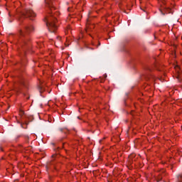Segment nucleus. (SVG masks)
<instances>
[{"label": "nucleus", "mask_w": 182, "mask_h": 182, "mask_svg": "<svg viewBox=\"0 0 182 182\" xmlns=\"http://www.w3.org/2000/svg\"><path fill=\"white\" fill-rule=\"evenodd\" d=\"M36 16V14H35L32 9H26L21 11L17 17L20 26H23L24 28V31H22V29L18 31V34L20 35L18 43H20V46L23 49H25V48H31V41L29 40V36H28V35H29L30 32L33 31V26H32V25L23 23V18H29L31 21H33V18Z\"/></svg>", "instance_id": "1"}, {"label": "nucleus", "mask_w": 182, "mask_h": 182, "mask_svg": "<svg viewBox=\"0 0 182 182\" xmlns=\"http://www.w3.org/2000/svg\"><path fill=\"white\" fill-rule=\"evenodd\" d=\"M47 8H48L49 16L46 18L47 28L49 32L55 33L58 26H56V17L53 15V9H55V0H45Z\"/></svg>", "instance_id": "2"}, {"label": "nucleus", "mask_w": 182, "mask_h": 182, "mask_svg": "<svg viewBox=\"0 0 182 182\" xmlns=\"http://www.w3.org/2000/svg\"><path fill=\"white\" fill-rule=\"evenodd\" d=\"M22 87H25V89H28V80L22 76L20 75L18 77V89L19 90H22Z\"/></svg>", "instance_id": "3"}, {"label": "nucleus", "mask_w": 182, "mask_h": 182, "mask_svg": "<svg viewBox=\"0 0 182 182\" xmlns=\"http://www.w3.org/2000/svg\"><path fill=\"white\" fill-rule=\"evenodd\" d=\"M164 176V171H161L158 177L156 178V181H161V179L163 178V176Z\"/></svg>", "instance_id": "4"}, {"label": "nucleus", "mask_w": 182, "mask_h": 182, "mask_svg": "<svg viewBox=\"0 0 182 182\" xmlns=\"http://www.w3.org/2000/svg\"><path fill=\"white\" fill-rule=\"evenodd\" d=\"M17 123H18L19 124H21V127H22V129H26V127H23V124H26V126H28V122L25 121L24 123L21 122V121L17 120Z\"/></svg>", "instance_id": "5"}, {"label": "nucleus", "mask_w": 182, "mask_h": 182, "mask_svg": "<svg viewBox=\"0 0 182 182\" xmlns=\"http://www.w3.org/2000/svg\"><path fill=\"white\" fill-rule=\"evenodd\" d=\"M19 113H20V116H21V118L25 119V117H23V115L25 114V112H23V110L20 109Z\"/></svg>", "instance_id": "6"}, {"label": "nucleus", "mask_w": 182, "mask_h": 182, "mask_svg": "<svg viewBox=\"0 0 182 182\" xmlns=\"http://www.w3.org/2000/svg\"><path fill=\"white\" fill-rule=\"evenodd\" d=\"M38 90H40L41 93H42V92H45V88H43L42 86H39Z\"/></svg>", "instance_id": "7"}, {"label": "nucleus", "mask_w": 182, "mask_h": 182, "mask_svg": "<svg viewBox=\"0 0 182 182\" xmlns=\"http://www.w3.org/2000/svg\"><path fill=\"white\" fill-rule=\"evenodd\" d=\"M24 138L26 140H29V136L28 135H25Z\"/></svg>", "instance_id": "8"}, {"label": "nucleus", "mask_w": 182, "mask_h": 182, "mask_svg": "<svg viewBox=\"0 0 182 182\" xmlns=\"http://www.w3.org/2000/svg\"><path fill=\"white\" fill-rule=\"evenodd\" d=\"M145 69H146V70H149V71L151 70V69L150 68V67H146Z\"/></svg>", "instance_id": "9"}, {"label": "nucleus", "mask_w": 182, "mask_h": 182, "mask_svg": "<svg viewBox=\"0 0 182 182\" xmlns=\"http://www.w3.org/2000/svg\"><path fill=\"white\" fill-rule=\"evenodd\" d=\"M12 21H13V20L11 19V18L9 19V22L10 23H12Z\"/></svg>", "instance_id": "10"}, {"label": "nucleus", "mask_w": 182, "mask_h": 182, "mask_svg": "<svg viewBox=\"0 0 182 182\" xmlns=\"http://www.w3.org/2000/svg\"><path fill=\"white\" fill-rule=\"evenodd\" d=\"M178 180H180V178H182V176H181V175H179V176H178Z\"/></svg>", "instance_id": "11"}, {"label": "nucleus", "mask_w": 182, "mask_h": 182, "mask_svg": "<svg viewBox=\"0 0 182 182\" xmlns=\"http://www.w3.org/2000/svg\"><path fill=\"white\" fill-rule=\"evenodd\" d=\"M59 130L60 132H63V128H60Z\"/></svg>", "instance_id": "12"}, {"label": "nucleus", "mask_w": 182, "mask_h": 182, "mask_svg": "<svg viewBox=\"0 0 182 182\" xmlns=\"http://www.w3.org/2000/svg\"><path fill=\"white\" fill-rule=\"evenodd\" d=\"M55 15H56V16L59 15V12L56 11Z\"/></svg>", "instance_id": "13"}, {"label": "nucleus", "mask_w": 182, "mask_h": 182, "mask_svg": "<svg viewBox=\"0 0 182 182\" xmlns=\"http://www.w3.org/2000/svg\"><path fill=\"white\" fill-rule=\"evenodd\" d=\"M150 76L152 79H154V76H153V75L151 74Z\"/></svg>", "instance_id": "14"}, {"label": "nucleus", "mask_w": 182, "mask_h": 182, "mask_svg": "<svg viewBox=\"0 0 182 182\" xmlns=\"http://www.w3.org/2000/svg\"><path fill=\"white\" fill-rule=\"evenodd\" d=\"M146 79H150V77L149 76H146L145 77Z\"/></svg>", "instance_id": "15"}, {"label": "nucleus", "mask_w": 182, "mask_h": 182, "mask_svg": "<svg viewBox=\"0 0 182 182\" xmlns=\"http://www.w3.org/2000/svg\"><path fill=\"white\" fill-rule=\"evenodd\" d=\"M9 15L10 18H11V16H12V15H11V13H9Z\"/></svg>", "instance_id": "16"}, {"label": "nucleus", "mask_w": 182, "mask_h": 182, "mask_svg": "<svg viewBox=\"0 0 182 182\" xmlns=\"http://www.w3.org/2000/svg\"><path fill=\"white\" fill-rule=\"evenodd\" d=\"M19 137H21V136H18L16 137V139H19Z\"/></svg>", "instance_id": "17"}, {"label": "nucleus", "mask_w": 182, "mask_h": 182, "mask_svg": "<svg viewBox=\"0 0 182 182\" xmlns=\"http://www.w3.org/2000/svg\"><path fill=\"white\" fill-rule=\"evenodd\" d=\"M100 46V43H98V46Z\"/></svg>", "instance_id": "18"}, {"label": "nucleus", "mask_w": 182, "mask_h": 182, "mask_svg": "<svg viewBox=\"0 0 182 182\" xmlns=\"http://www.w3.org/2000/svg\"><path fill=\"white\" fill-rule=\"evenodd\" d=\"M27 99H29V97H27Z\"/></svg>", "instance_id": "19"}]
</instances>
